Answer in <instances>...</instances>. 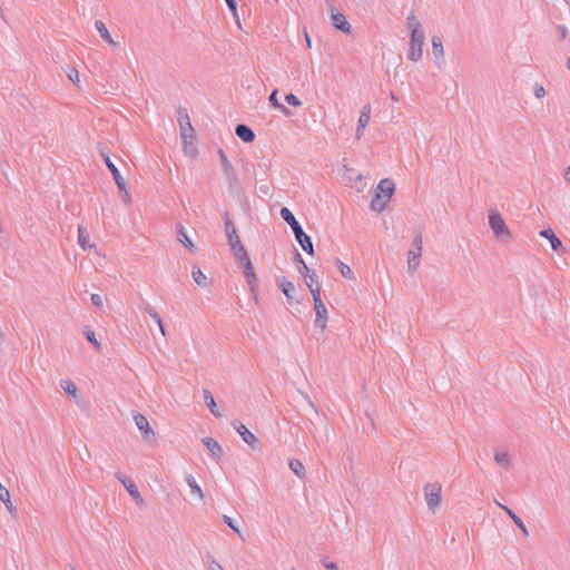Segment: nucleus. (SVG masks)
Returning a JSON list of instances; mask_svg holds the SVG:
<instances>
[{
    "label": "nucleus",
    "instance_id": "obj_35",
    "mask_svg": "<svg viewBox=\"0 0 570 570\" xmlns=\"http://www.w3.org/2000/svg\"><path fill=\"white\" fill-rule=\"evenodd\" d=\"M60 387L70 396L77 397L78 389L73 382L70 380H61Z\"/></svg>",
    "mask_w": 570,
    "mask_h": 570
},
{
    "label": "nucleus",
    "instance_id": "obj_15",
    "mask_svg": "<svg viewBox=\"0 0 570 570\" xmlns=\"http://www.w3.org/2000/svg\"><path fill=\"white\" fill-rule=\"evenodd\" d=\"M432 53H433V57L435 58L436 65L440 66L444 59V48H443L442 39L439 36L432 37Z\"/></svg>",
    "mask_w": 570,
    "mask_h": 570
},
{
    "label": "nucleus",
    "instance_id": "obj_21",
    "mask_svg": "<svg viewBox=\"0 0 570 570\" xmlns=\"http://www.w3.org/2000/svg\"><path fill=\"white\" fill-rule=\"evenodd\" d=\"M95 27L98 31V33L100 35V37L111 47H117L118 43L116 41H114V39L111 38L106 24L101 21V20H97L95 22Z\"/></svg>",
    "mask_w": 570,
    "mask_h": 570
},
{
    "label": "nucleus",
    "instance_id": "obj_62",
    "mask_svg": "<svg viewBox=\"0 0 570 570\" xmlns=\"http://www.w3.org/2000/svg\"><path fill=\"white\" fill-rule=\"evenodd\" d=\"M292 570H295V569H292Z\"/></svg>",
    "mask_w": 570,
    "mask_h": 570
},
{
    "label": "nucleus",
    "instance_id": "obj_3",
    "mask_svg": "<svg viewBox=\"0 0 570 570\" xmlns=\"http://www.w3.org/2000/svg\"><path fill=\"white\" fill-rule=\"evenodd\" d=\"M225 234L234 256L240 254L242 252H246L237 234L236 227L229 218L228 213H225Z\"/></svg>",
    "mask_w": 570,
    "mask_h": 570
},
{
    "label": "nucleus",
    "instance_id": "obj_55",
    "mask_svg": "<svg viewBox=\"0 0 570 570\" xmlns=\"http://www.w3.org/2000/svg\"><path fill=\"white\" fill-rule=\"evenodd\" d=\"M294 261H295L297 264H299V265H301V267H299V268H303V263H305V262H304V259H303L302 255H301L298 252H296V253H295Z\"/></svg>",
    "mask_w": 570,
    "mask_h": 570
},
{
    "label": "nucleus",
    "instance_id": "obj_56",
    "mask_svg": "<svg viewBox=\"0 0 570 570\" xmlns=\"http://www.w3.org/2000/svg\"><path fill=\"white\" fill-rule=\"evenodd\" d=\"M157 325H158V327H159V331H160L161 335H163V336H165V335H166V331H165V327H164L163 321L160 322V324H157Z\"/></svg>",
    "mask_w": 570,
    "mask_h": 570
},
{
    "label": "nucleus",
    "instance_id": "obj_54",
    "mask_svg": "<svg viewBox=\"0 0 570 570\" xmlns=\"http://www.w3.org/2000/svg\"><path fill=\"white\" fill-rule=\"evenodd\" d=\"M323 564L327 570H338L336 563L332 561H324Z\"/></svg>",
    "mask_w": 570,
    "mask_h": 570
},
{
    "label": "nucleus",
    "instance_id": "obj_59",
    "mask_svg": "<svg viewBox=\"0 0 570 570\" xmlns=\"http://www.w3.org/2000/svg\"><path fill=\"white\" fill-rule=\"evenodd\" d=\"M566 179L570 183V166L567 168V171H566Z\"/></svg>",
    "mask_w": 570,
    "mask_h": 570
},
{
    "label": "nucleus",
    "instance_id": "obj_50",
    "mask_svg": "<svg viewBox=\"0 0 570 570\" xmlns=\"http://www.w3.org/2000/svg\"><path fill=\"white\" fill-rule=\"evenodd\" d=\"M558 33H559V39L560 40H566L567 37H568V29H567V27L563 26V24L558 26Z\"/></svg>",
    "mask_w": 570,
    "mask_h": 570
},
{
    "label": "nucleus",
    "instance_id": "obj_17",
    "mask_svg": "<svg viewBox=\"0 0 570 570\" xmlns=\"http://www.w3.org/2000/svg\"><path fill=\"white\" fill-rule=\"evenodd\" d=\"M539 235L550 242L553 250H559L563 247L562 242L557 237L551 228L540 230Z\"/></svg>",
    "mask_w": 570,
    "mask_h": 570
},
{
    "label": "nucleus",
    "instance_id": "obj_11",
    "mask_svg": "<svg viewBox=\"0 0 570 570\" xmlns=\"http://www.w3.org/2000/svg\"><path fill=\"white\" fill-rule=\"evenodd\" d=\"M233 425L247 445L255 448L258 444V439L244 424L234 423Z\"/></svg>",
    "mask_w": 570,
    "mask_h": 570
},
{
    "label": "nucleus",
    "instance_id": "obj_37",
    "mask_svg": "<svg viewBox=\"0 0 570 570\" xmlns=\"http://www.w3.org/2000/svg\"><path fill=\"white\" fill-rule=\"evenodd\" d=\"M337 265H338L340 273L342 274L343 277L348 278V279H352L354 277L353 272L347 264L337 259Z\"/></svg>",
    "mask_w": 570,
    "mask_h": 570
},
{
    "label": "nucleus",
    "instance_id": "obj_52",
    "mask_svg": "<svg viewBox=\"0 0 570 570\" xmlns=\"http://www.w3.org/2000/svg\"><path fill=\"white\" fill-rule=\"evenodd\" d=\"M90 299L95 306H102V297L99 294H92Z\"/></svg>",
    "mask_w": 570,
    "mask_h": 570
},
{
    "label": "nucleus",
    "instance_id": "obj_32",
    "mask_svg": "<svg viewBox=\"0 0 570 570\" xmlns=\"http://www.w3.org/2000/svg\"><path fill=\"white\" fill-rule=\"evenodd\" d=\"M177 238L186 248H188V249L194 248V243L188 237L187 232L184 228V226H179V228L177 230Z\"/></svg>",
    "mask_w": 570,
    "mask_h": 570
},
{
    "label": "nucleus",
    "instance_id": "obj_2",
    "mask_svg": "<svg viewBox=\"0 0 570 570\" xmlns=\"http://www.w3.org/2000/svg\"><path fill=\"white\" fill-rule=\"evenodd\" d=\"M307 287L309 288V292H311V294L313 296V301H314V308H315V313H316V318L314 322L315 327H318L322 331H324L326 327V323H327V309L321 298V288H320V286L312 287L309 283H307Z\"/></svg>",
    "mask_w": 570,
    "mask_h": 570
},
{
    "label": "nucleus",
    "instance_id": "obj_46",
    "mask_svg": "<svg viewBox=\"0 0 570 570\" xmlns=\"http://www.w3.org/2000/svg\"><path fill=\"white\" fill-rule=\"evenodd\" d=\"M223 520L235 533H237L240 537V530L238 529L237 525H235L230 517L224 515Z\"/></svg>",
    "mask_w": 570,
    "mask_h": 570
},
{
    "label": "nucleus",
    "instance_id": "obj_33",
    "mask_svg": "<svg viewBox=\"0 0 570 570\" xmlns=\"http://www.w3.org/2000/svg\"><path fill=\"white\" fill-rule=\"evenodd\" d=\"M494 461L505 468V469H509L510 468V464H511V460H510V455L508 452L505 451H501V452H495L494 453Z\"/></svg>",
    "mask_w": 570,
    "mask_h": 570
},
{
    "label": "nucleus",
    "instance_id": "obj_27",
    "mask_svg": "<svg viewBox=\"0 0 570 570\" xmlns=\"http://www.w3.org/2000/svg\"><path fill=\"white\" fill-rule=\"evenodd\" d=\"M406 26L410 29V33L424 32L420 20L415 17L413 12H411L406 17Z\"/></svg>",
    "mask_w": 570,
    "mask_h": 570
},
{
    "label": "nucleus",
    "instance_id": "obj_60",
    "mask_svg": "<svg viewBox=\"0 0 570 570\" xmlns=\"http://www.w3.org/2000/svg\"><path fill=\"white\" fill-rule=\"evenodd\" d=\"M391 99H392L393 101H397V100H399V98H397L393 92H391Z\"/></svg>",
    "mask_w": 570,
    "mask_h": 570
},
{
    "label": "nucleus",
    "instance_id": "obj_36",
    "mask_svg": "<svg viewBox=\"0 0 570 570\" xmlns=\"http://www.w3.org/2000/svg\"><path fill=\"white\" fill-rule=\"evenodd\" d=\"M0 501H2L9 511H12L13 505L10 500V493L6 487L0 483Z\"/></svg>",
    "mask_w": 570,
    "mask_h": 570
},
{
    "label": "nucleus",
    "instance_id": "obj_6",
    "mask_svg": "<svg viewBox=\"0 0 570 570\" xmlns=\"http://www.w3.org/2000/svg\"><path fill=\"white\" fill-rule=\"evenodd\" d=\"M99 154H100L101 158L104 159L106 166L108 167V169L112 174L114 180H115L117 187L119 188V190L120 191H126V181L122 178V176L120 175V171L118 170V168L116 167L114 161L111 160V158L109 156V151L107 150V148L106 147H99Z\"/></svg>",
    "mask_w": 570,
    "mask_h": 570
},
{
    "label": "nucleus",
    "instance_id": "obj_41",
    "mask_svg": "<svg viewBox=\"0 0 570 570\" xmlns=\"http://www.w3.org/2000/svg\"><path fill=\"white\" fill-rule=\"evenodd\" d=\"M285 101L291 105V106H294V107H299L302 106V101L294 95V94H287L285 96Z\"/></svg>",
    "mask_w": 570,
    "mask_h": 570
},
{
    "label": "nucleus",
    "instance_id": "obj_18",
    "mask_svg": "<svg viewBox=\"0 0 570 570\" xmlns=\"http://www.w3.org/2000/svg\"><path fill=\"white\" fill-rule=\"evenodd\" d=\"M235 132L236 136L245 142H252L255 139L254 131L246 125H237Z\"/></svg>",
    "mask_w": 570,
    "mask_h": 570
},
{
    "label": "nucleus",
    "instance_id": "obj_49",
    "mask_svg": "<svg viewBox=\"0 0 570 570\" xmlns=\"http://www.w3.org/2000/svg\"><path fill=\"white\" fill-rule=\"evenodd\" d=\"M514 524L521 530V532L524 537L529 535V531L520 518L514 521Z\"/></svg>",
    "mask_w": 570,
    "mask_h": 570
},
{
    "label": "nucleus",
    "instance_id": "obj_8",
    "mask_svg": "<svg viewBox=\"0 0 570 570\" xmlns=\"http://www.w3.org/2000/svg\"><path fill=\"white\" fill-rule=\"evenodd\" d=\"M134 421L146 442L155 441V432L145 415L137 413L134 415Z\"/></svg>",
    "mask_w": 570,
    "mask_h": 570
},
{
    "label": "nucleus",
    "instance_id": "obj_24",
    "mask_svg": "<svg viewBox=\"0 0 570 570\" xmlns=\"http://www.w3.org/2000/svg\"><path fill=\"white\" fill-rule=\"evenodd\" d=\"M390 197L382 195L381 193H376L371 202V208L376 212H381L385 208Z\"/></svg>",
    "mask_w": 570,
    "mask_h": 570
},
{
    "label": "nucleus",
    "instance_id": "obj_14",
    "mask_svg": "<svg viewBox=\"0 0 570 570\" xmlns=\"http://www.w3.org/2000/svg\"><path fill=\"white\" fill-rule=\"evenodd\" d=\"M203 444L214 459L219 460L223 456V449L215 439L206 436L203 439Z\"/></svg>",
    "mask_w": 570,
    "mask_h": 570
},
{
    "label": "nucleus",
    "instance_id": "obj_30",
    "mask_svg": "<svg viewBox=\"0 0 570 570\" xmlns=\"http://www.w3.org/2000/svg\"><path fill=\"white\" fill-rule=\"evenodd\" d=\"M288 466L291 471L297 475L299 479H303L305 476V468L303 463L297 459H292L288 462Z\"/></svg>",
    "mask_w": 570,
    "mask_h": 570
},
{
    "label": "nucleus",
    "instance_id": "obj_7",
    "mask_svg": "<svg viewBox=\"0 0 570 570\" xmlns=\"http://www.w3.org/2000/svg\"><path fill=\"white\" fill-rule=\"evenodd\" d=\"M441 492L442 487L439 482L425 484L424 497L429 509L434 510L440 505Z\"/></svg>",
    "mask_w": 570,
    "mask_h": 570
},
{
    "label": "nucleus",
    "instance_id": "obj_13",
    "mask_svg": "<svg viewBox=\"0 0 570 570\" xmlns=\"http://www.w3.org/2000/svg\"><path fill=\"white\" fill-rule=\"evenodd\" d=\"M331 21H332L333 27H335L337 30H340L344 33L351 32L352 27L343 13L332 12Z\"/></svg>",
    "mask_w": 570,
    "mask_h": 570
},
{
    "label": "nucleus",
    "instance_id": "obj_51",
    "mask_svg": "<svg viewBox=\"0 0 570 570\" xmlns=\"http://www.w3.org/2000/svg\"><path fill=\"white\" fill-rule=\"evenodd\" d=\"M227 177V180H228V184L232 188H237L238 186V179H237V176H236V173L235 170H233V176H226Z\"/></svg>",
    "mask_w": 570,
    "mask_h": 570
},
{
    "label": "nucleus",
    "instance_id": "obj_31",
    "mask_svg": "<svg viewBox=\"0 0 570 570\" xmlns=\"http://www.w3.org/2000/svg\"><path fill=\"white\" fill-rule=\"evenodd\" d=\"M302 276L305 278L306 284L309 283L313 287L314 283H317V275L315 272H312L306 263H303V268H298Z\"/></svg>",
    "mask_w": 570,
    "mask_h": 570
},
{
    "label": "nucleus",
    "instance_id": "obj_22",
    "mask_svg": "<svg viewBox=\"0 0 570 570\" xmlns=\"http://www.w3.org/2000/svg\"><path fill=\"white\" fill-rule=\"evenodd\" d=\"M203 394H204L205 403H206L207 407L209 409V411L212 412V414L215 415L216 417H220L222 412L218 410L217 404H216L215 399L212 395V393L208 390H204Z\"/></svg>",
    "mask_w": 570,
    "mask_h": 570
},
{
    "label": "nucleus",
    "instance_id": "obj_61",
    "mask_svg": "<svg viewBox=\"0 0 570 570\" xmlns=\"http://www.w3.org/2000/svg\"><path fill=\"white\" fill-rule=\"evenodd\" d=\"M567 68L570 71V59L567 61Z\"/></svg>",
    "mask_w": 570,
    "mask_h": 570
},
{
    "label": "nucleus",
    "instance_id": "obj_1",
    "mask_svg": "<svg viewBox=\"0 0 570 570\" xmlns=\"http://www.w3.org/2000/svg\"><path fill=\"white\" fill-rule=\"evenodd\" d=\"M281 217L291 226L295 235V238L301 245L302 249L308 255H313L314 247L311 237L304 233L302 226L299 225L293 213L287 207H283L281 209Z\"/></svg>",
    "mask_w": 570,
    "mask_h": 570
},
{
    "label": "nucleus",
    "instance_id": "obj_57",
    "mask_svg": "<svg viewBox=\"0 0 570 570\" xmlns=\"http://www.w3.org/2000/svg\"><path fill=\"white\" fill-rule=\"evenodd\" d=\"M305 40H306L307 47L311 48L312 47V41H311L309 36L306 32H305Z\"/></svg>",
    "mask_w": 570,
    "mask_h": 570
},
{
    "label": "nucleus",
    "instance_id": "obj_40",
    "mask_svg": "<svg viewBox=\"0 0 570 570\" xmlns=\"http://www.w3.org/2000/svg\"><path fill=\"white\" fill-rule=\"evenodd\" d=\"M144 311L155 321L156 324H160L161 322V317L160 315L157 313V311L155 309V307H153L151 305L149 304H146Z\"/></svg>",
    "mask_w": 570,
    "mask_h": 570
},
{
    "label": "nucleus",
    "instance_id": "obj_29",
    "mask_svg": "<svg viewBox=\"0 0 570 570\" xmlns=\"http://www.w3.org/2000/svg\"><path fill=\"white\" fill-rule=\"evenodd\" d=\"M218 155H219L220 165L224 170V174L226 176H233V170H235V169H234V166L232 165V163L229 161V159L227 158V155L225 154V151L223 149H219Z\"/></svg>",
    "mask_w": 570,
    "mask_h": 570
},
{
    "label": "nucleus",
    "instance_id": "obj_12",
    "mask_svg": "<svg viewBox=\"0 0 570 570\" xmlns=\"http://www.w3.org/2000/svg\"><path fill=\"white\" fill-rule=\"evenodd\" d=\"M371 118V106L364 105L358 117L357 128H356V138L360 139L363 136V132L370 121Z\"/></svg>",
    "mask_w": 570,
    "mask_h": 570
},
{
    "label": "nucleus",
    "instance_id": "obj_44",
    "mask_svg": "<svg viewBox=\"0 0 570 570\" xmlns=\"http://www.w3.org/2000/svg\"><path fill=\"white\" fill-rule=\"evenodd\" d=\"M177 114H178L179 126H181V122L186 124L187 121H189V116L185 108H179Z\"/></svg>",
    "mask_w": 570,
    "mask_h": 570
},
{
    "label": "nucleus",
    "instance_id": "obj_39",
    "mask_svg": "<svg viewBox=\"0 0 570 570\" xmlns=\"http://www.w3.org/2000/svg\"><path fill=\"white\" fill-rule=\"evenodd\" d=\"M85 335L87 337V340L94 345V347L96 350H100L101 348V345L100 343L97 341L96 338V335H95V332L90 328H85Z\"/></svg>",
    "mask_w": 570,
    "mask_h": 570
},
{
    "label": "nucleus",
    "instance_id": "obj_16",
    "mask_svg": "<svg viewBox=\"0 0 570 570\" xmlns=\"http://www.w3.org/2000/svg\"><path fill=\"white\" fill-rule=\"evenodd\" d=\"M236 258V261L242 265V268H243V273L245 275V278L247 276H250V275H254L255 274V271H254V267H253V264L249 259V256L247 254V252H242L240 254L234 256Z\"/></svg>",
    "mask_w": 570,
    "mask_h": 570
},
{
    "label": "nucleus",
    "instance_id": "obj_20",
    "mask_svg": "<svg viewBox=\"0 0 570 570\" xmlns=\"http://www.w3.org/2000/svg\"><path fill=\"white\" fill-rule=\"evenodd\" d=\"M422 252L410 249L407 254V269L410 273H414L420 266Z\"/></svg>",
    "mask_w": 570,
    "mask_h": 570
},
{
    "label": "nucleus",
    "instance_id": "obj_58",
    "mask_svg": "<svg viewBox=\"0 0 570 570\" xmlns=\"http://www.w3.org/2000/svg\"><path fill=\"white\" fill-rule=\"evenodd\" d=\"M125 194V202L129 203L130 202V195L128 193V190L126 189V191H122Z\"/></svg>",
    "mask_w": 570,
    "mask_h": 570
},
{
    "label": "nucleus",
    "instance_id": "obj_38",
    "mask_svg": "<svg viewBox=\"0 0 570 570\" xmlns=\"http://www.w3.org/2000/svg\"><path fill=\"white\" fill-rule=\"evenodd\" d=\"M246 282H247V285H248L252 294H254L256 296V294L258 292V278H257L256 274L247 276Z\"/></svg>",
    "mask_w": 570,
    "mask_h": 570
},
{
    "label": "nucleus",
    "instance_id": "obj_26",
    "mask_svg": "<svg viewBox=\"0 0 570 570\" xmlns=\"http://www.w3.org/2000/svg\"><path fill=\"white\" fill-rule=\"evenodd\" d=\"M279 288L286 296L287 301L291 302L293 299V293L295 292V285L285 277H282L279 281Z\"/></svg>",
    "mask_w": 570,
    "mask_h": 570
},
{
    "label": "nucleus",
    "instance_id": "obj_23",
    "mask_svg": "<svg viewBox=\"0 0 570 570\" xmlns=\"http://www.w3.org/2000/svg\"><path fill=\"white\" fill-rule=\"evenodd\" d=\"M395 189V185L391 179H382L377 185V193L385 195L387 197H392Z\"/></svg>",
    "mask_w": 570,
    "mask_h": 570
},
{
    "label": "nucleus",
    "instance_id": "obj_48",
    "mask_svg": "<svg viewBox=\"0 0 570 570\" xmlns=\"http://www.w3.org/2000/svg\"><path fill=\"white\" fill-rule=\"evenodd\" d=\"M422 245H423L422 236L421 235H416V237L414 238L413 244H412V246H413L412 249L422 252Z\"/></svg>",
    "mask_w": 570,
    "mask_h": 570
},
{
    "label": "nucleus",
    "instance_id": "obj_47",
    "mask_svg": "<svg viewBox=\"0 0 570 570\" xmlns=\"http://www.w3.org/2000/svg\"><path fill=\"white\" fill-rule=\"evenodd\" d=\"M533 90H534L535 97L539 99H541L546 96V89L541 83L535 82Z\"/></svg>",
    "mask_w": 570,
    "mask_h": 570
},
{
    "label": "nucleus",
    "instance_id": "obj_25",
    "mask_svg": "<svg viewBox=\"0 0 570 570\" xmlns=\"http://www.w3.org/2000/svg\"><path fill=\"white\" fill-rule=\"evenodd\" d=\"M185 481L186 483L188 484V487L190 488V493L193 495H196L199 500H203L204 499V493H203V490L202 488L198 485L197 481L195 480V478L191 475V474H187L185 476Z\"/></svg>",
    "mask_w": 570,
    "mask_h": 570
},
{
    "label": "nucleus",
    "instance_id": "obj_43",
    "mask_svg": "<svg viewBox=\"0 0 570 570\" xmlns=\"http://www.w3.org/2000/svg\"><path fill=\"white\" fill-rule=\"evenodd\" d=\"M228 9L232 11L234 18L236 20H238V13H237V3L235 0H225ZM237 23L239 24V21H237Z\"/></svg>",
    "mask_w": 570,
    "mask_h": 570
},
{
    "label": "nucleus",
    "instance_id": "obj_5",
    "mask_svg": "<svg viewBox=\"0 0 570 570\" xmlns=\"http://www.w3.org/2000/svg\"><path fill=\"white\" fill-rule=\"evenodd\" d=\"M425 40L424 32L419 33H410V49L407 53V58L411 61H419L423 56V45Z\"/></svg>",
    "mask_w": 570,
    "mask_h": 570
},
{
    "label": "nucleus",
    "instance_id": "obj_10",
    "mask_svg": "<svg viewBox=\"0 0 570 570\" xmlns=\"http://www.w3.org/2000/svg\"><path fill=\"white\" fill-rule=\"evenodd\" d=\"M115 476L124 484V487L126 488V490L128 491V493L130 494V497L138 503V504H142L144 503V500L137 489V487L135 485V483L128 479L124 473L121 472H116L115 473Z\"/></svg>",
    "mask_w": 570,
    "mask_h": 570
},
{
    "label": "nucleus",
    "instance_id": "obj_28",
    "mask_svg": "<svg viewBox=\"0 0 570 570\" xmlns=\"http://www.w3.org/2000/svg\"><path fill=\"white\" fill-rule=\"evenodd\" d=\"M277 94L278 91L275 89L273 90V92L269 95V98H268V101L269 104L277 110H279L282 114H284L285 116H291L292 112L283 105L278 101L277 99Z\"/></svg>",
    "mask_w": 570,
    "mask_h": 570
},
{
    "label": "nucleus",
    "instance_id": "obj_19",
    "mask_svg": "<svg viewBox=\"0 0 570 570\" xmlns=\"http://www.w3.org/2000/svg\"><path fill=\"white\" fill-rule=\"evenodd\" d=\"M78 244L83 250L95 247V244L90 243V235L85 226L78 227Z\"/></svg>",
    "mask_w": 570,
    "mask_h": 570
},
{
    "label": "nucleus",
    "instance_id": "obj_42",
    "mask_svg": "<svg viewBox=\"0 0 570 570\" xmlns=\"http://www.w3.org/2000/svg\"><path fill=\"white\" fill-rule=\"evenodd\" d=\"M67 77L72 81L75 85H79L80 78H79V71L75 68H70L67 72Z\"/></svg>",
    "mask_w": 570,
    "mask_h": 570
},
{
    "label": "nucleus",
    "instance_id": "obj_4",
    "mask_svg": "<svg viewBox=\"0 0 570 570\" xmlns=\"http://www.w3.org/2000/svg\"><path fill=\"white\" fill-rule=\"evenodd\" d=\"M489 225L494 234V236L500 240H509L511 238V233L508 229L501 214L497 210H491L489 214Z\"/></svg>",
    "mask_w": 570,
    "mask_h": 570
},
{
    "label": "nucleus",
    "instance_id": "obj_53",
    "mask_svg": "<svg viewBox=\"0 0 570 570\" xmlns=\"http://www.w3.org/2000/svg\"><path fill=\"white\" fill-rule=\"evenodd\" d=\"M210 570H224L223 567L213 558L209 564Z\"/></svg>",
    "mask_w": 570,
    "mask_h": 570
},
{
    "label": "nucleus",
    "instance_id": "obj_9",
    "mask_svg": "<svg viewBox=\"0 0 570 570\" xmlns=\"http://www.w3.org/2000/svg\"><path fill=\"white\" fill-rule=\"evenodd\" d=\"M180 137L184 144V151L186 155H191L194 151V147L191 146V139L194 137V128L190 125V121L186 124L181 122L180 126Z\"/></svg>",
    "mask_w": 570,
    "mask_h": 570
},
{
    "label": "nucleus",
    "instance_id": "obj_45",
    "mask_svg": "<svg viewBox=\"0 0 570 570\" xmlns=\"http://www.w3.org/2000/svg\"><path fill=\"white\" fill-rule=\"evenodd\" d=\"M495 503L498 504V507H500L512 519L513 522L517 519H519V517L510 508H508L507 505L500 503L497 500H495Z\"/></svg>",
    "mask_w": 570,
    "mask_h": 570
},
{
    "label": "nucleus",
    "instance_id": "obj_34",
    "mask_svg": "<svg viewBox=\"0 0 570 570\" xmlns=\"http://www.w3.org/2000/svg\"><path fill=\"white\" fill-rule=\"evenodd\" d=\"M191 276L198 286H202V287L207 286V276L202 272V269L199 267L193 268Z\"/></svg>",
    "mask_w": 570,
    "mask_h": 570
}]
</instances>
